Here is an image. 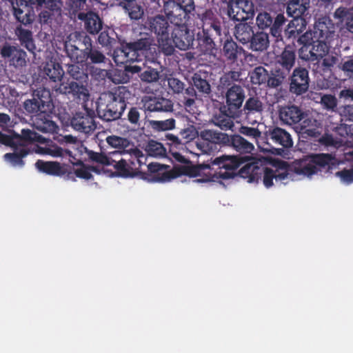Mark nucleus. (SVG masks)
<instances>
[{
  "mask_svg": "<svg viewBox=\"0 0 353 353\" xmlns=\"http://www.w3.org/2000/svg\"><path fill=\"white\" fill-rule=\"evenodd\" d=\"M333 164L334 159L327 154L306 156L294 160L290 165L278 159L269 160L252 157V161L241 169L240 174L243 178L248 179V183H258L260 168L264 166L262 182L266 188H270L275 183H287L294 180L290 171L301 178L311 179L321 168Z\"/></svg>",
  "mask_w": 353,
  "mask_h": 353,
  "instance_id": "nucleus-1",
  "label": "nucleus"
},
{
  "mask_svg": "<svg viewBox=\"0 0 353 353\" xmlns=\"http://www.w3.org/2000/svg\"><path fill=\"white\" fill-rule=\"evenodd\" d=\"M252 161V157L223 156L216 158L212 163V165L219 166L215 170L208 164H199L195 166L183 168V174L192 178H199L195 181L199 183L221 182L234 176V170L240 165H245Z\"/></svg>",
  "mask_w": 353,
  "mask_h": 353,
  "instance_id": "nucleus-2",
  "label": "nucleus"
},
{
  "mask_svg": "<svg viewBox=\"0 0 353 353\" xmlns=\"http://www.w3.org/2000/svg\"><path fill=\"white\" fill-rule=\"evenodd\" d=\"M150 27L157 36L159 48L165 54H171L174 47L186 50L190 46V40L186 37L185 28L176 26L170 37V27L167 20L161 16H157L150 21Z\"/></svg>",
  "mask_w": 353,
  "mask_h": 353,
  "instance_id": "nucleus-3",
  "label": "nucleus"
},
{
  "mask_svg": "<svg viewBox=\"0 0 353 353\" xmlns=\"http://www.w3.org/2000/svg\"><path fill=\"white\" fill-rule=\"evenodd\" d=\"M152 48L146 39H141L135 43H128L114 51L113 59L117 64L128 63V62H140L142 57L149 59Z\"/></svg>",
  "mask_w": 353,
  "mask_h": 353,
  "instance_id": "nucleus-4",
  "label": "nucleus"
},
{
  "mask_svg": "<svg viewBox=\"0 0 353 353\" xmlns=\"http://www.w3.org/2000/svg\"><path fill=\"white\" fill-rule=\"evenodd\" d=\"M32 141L43 143L46 141V139L30 130H23L21 135L8 136L0 132V142L12 147L26 145L27 142Z\"/></svg>",
  "mask_w": 353,
  "mask_h": 353,
  "instance_id": "nucleus-5",
  "label": "nucleus"
},
{
  "mask_svg": "<svg viewBox=\"0 0 353 353\" xmlns=\"http://www.w3.org/2000/svg\"><path fill=\"white\" fill-rule=\"evenodd\" d=\"M24 3V6L21 3V6H23V8H17L14 7V14L16 19L21 22L23 24H27L30 23L32 21V17L31 15L28 14L24 8H27V3H30L31 4H37L41 8L48 9L50 11L56 10L59 8V2L58 0H22Z\"/></svg>",
  "mask_w": 353,
  "mask_h": 353,
  "instance_id": "nucleus-6",
  "label": "nucleus"
},
{
  "mask_svg": "<svg viewBox=\"0 0 353 353\" xmlns=\"http://www.w3.org/2000/svg\"><path fill=\"white\" fill-rule=\"evenodd\" d=\"M124 102L112 93L104 94L100 97L99 111L108 113V119L117 118L124 110Z\"/></svg>",
  "mask_w": 353,
  "mask_h": 353,
  "instance_id": "nucleus-7",
  "label": "nucleus"
},
{
  "mask_svg": "<svg viewBox=\"0 0 353 353\" xmlns=\"http://www.w3.org/2000/svg\"><path fill=\"white\" fill-rule=\"evenodd\" d=\"M254 14V6L248 0H230L228 14L234 20L243 21Z\"/></svg>",
  "mask_w": 353,
  "mask_h": 353,
  "instance_id": "nucleus-8",
  "label": "nucleus"
},
{
  "mask_svg": "<svg viewBox=\"0 0 353 353\" xmlns=\"http://www.w3.org/2000/svg\"><path fill=\"white\" fill-rule=\"evenodd\" d=\"M330 43L326 41L317 39L316 43L312 46H302L300 49V57L303 59L311 61L322 58L327 53Z\"/></svg>",
  "mask_w": 353,
  "mask_h": 353,
  "instance_id": "nucleus-9",
  "label": "nucleus"
},
{
  "mask_svg": "<svg viewBox=\"0 0 353 353\" xmlns=\"http://www.w3.org/2000/svg\"><path fill=\"white\" fill-rule=\"evenodd\" d=\"M81 37V34L79 32H76L72 34H70L68 38V40L65 41V47L71 59H72L78 63H81L83 66V63L88 59V52L79 50L73 43L77 40L80 39Z\"/></svg>",
  "mask_w": 353,
  "mask_h": 353,
  "instance_id": "nucleus-10",
  "label": "nucleus"
},
{
  "mask_svg": "<svg viewBox=\"0 0 353 353\" xmlns=\"http://www.w3.org/2000/svg\"><path fill=\"white\" fill-rule=\"evenodd\" d=\"M92 112L85 109L83 112L77 113L71 120V125L78 131L88 132L94 129V123L92 116Z\"/></svg>",
  "mask_w": 353,
  "mask_h": 353,
  "instance_id": "nucleus-11",
  "label": "nucleus"
},
{
  "mask_svg": "<svg viewBox=\"0 0 353 353\" xmlns=\"http://www.w3.org/2000/svg\"><path fill=\"white\" fill-rule=\"evenodd\" d=\"M334 26L327 17L320 19L314 26V37L330 43L334 37Z\"/></svg>",
  "mask_w": 353,
  "mask_h": 353,
  "instance_id": "nucleus-12",
  "label": "nucleus"
},
{
  "mask_svg": "<svg viewBox=\"0 0 353 353\" xmlns=\"http://www.w3.org/2000/svg\"><path fill=\"white\" fill-rule=\"evenodd\" d=\"M308 88L307 71L303 68L295 69L291 79L290 90L292 92L300 94L305 92Z\"/></svg>",
  "mask_w": 353,
  "mask_h": 353,
  "instance_id": "nucleus-13",
  "label": "nucleus"
},
{
  "mask_svg": "<svg viewBox=\"0 0 353 353\" xmlns=\"http://www.w3.org/2000/svg\"><path fill=\"white\" fill-rule=\"evenodd\" d=\"M148 168V171L154 174L150 179L152 181L166 182L178 176L174 171L165 170V168L159 163H150Z\"/></svg>",
  "mask_w": 353,
  "mask_h": 353,
  "instance_id": "nucleus-14",
  "label": "nucleus"
},
{
  "mask_svg": "<svg viewBox=\"0 0 353 353\" xmlns=\"http://www.w3.org/2000/svg\"><path fill=\"white\" fill-rule=\"evenodd\" d=\"M144 108L148 111H170L172 108V102L163 98L145 97L143 100Z\"/></svg>",
  "mask_w": 353,
  "mask_h": 353,
  "instance_id": "nucleus-15",
  "label": "nucleus"
},
{
  "mask_svg": "<svg viewBox=\"0 0 353 353\" xmlns=\"http://www.w3.org/2000/svg\"><path fill=\"white\" fill-rule=\"evenodd\" d=\"M279 117L284 123L292 124L300 121L303 114L297 107H283L279 110Z\"/></svg>",
  "mask_w": 353,
  "mask_h": 353,
  "instance_id": "nucleus-16",
  "label": "nucleus"
},
{
  "mask_svg": "<svg viewBox=\"0 0 353 353\" xmlns=\"http://www.w3.org/2000/svg\"><path fill=\"white\" fill-rule=\"evenodd\" d=\"M79 19L85 21V28L90 34H97L101 29V21L94 13H80Z\"/></svg>",
  "mask_w": 353,
  "mask_h": 353,
  "instance_id": "nucleus-17",
  "label": "nucleus"
},
{
  "mask_svg": "<svg viewBox=\"0 0 353 353\" xmlns=\"http://www.w3.org/2000/svg\"><path fill=\"white\" fill-rule=\"evenodd\" d=\"M36 167L39 171L50 175L61 176L66 172L65 167L57 162L38 161Z\"/></svg>",
  "mask_w": 353,
  "mask_h": 353,
  "instance_id": "nucleus-18",
  "label": "nucleus"
},
{
  "mask_svg": "<svg viewBox=\"0 0 353 353\" xmlns=\"http://www.w3.org/2000/svg\"><path fill=\"white\" fill-rule=\"evenodd\" d=\"M244 94L241 87L234 85L226 94L227 103L230 107L239 108L243 101Z\"/></svg>",
  "mask_w": 353,
  "mask_h": 353,
  "instance_id": "nucleus-19",
  "label": "nucleus"
},
{
  "mask_svg": "<svg viewBox=\"0 0 353 353\" xmlns=\"http://www.w3.org/2000/svg\"><path fill=\"white\" fill-rule=\"evenodd\" d=\"M310 0H292L287 8L288 14L295 17L303 14L310 8Z\"/></svg>",
  "mask_w": 353,
  "mask_h": 353,
  "instance_id": "nucleus-20",
  "label": "nucleus"
},
{
  "mask_svg": "<svg viewBox=\"0 0 353 353\" xmlns=\"http://www.w3.org/2000/svg\"><path fill=\"white\" fill-rule=\"evenodd\" d=\"M295 62V54L292 48L288 47L283 52L277 57V63H279L283 70H285V73L290 71L292 68Z\"/></svg>",
  "mask_w": 353,
  "mask_h": 353,
  "instance_id": "nucleus-21",
  "label": "nucleus"
},
{
  "mask_svg": "<svg viewBox=\"0 0 353 353\" xmlns=\"http://www.w3.org/2000/svg\"><path fill=\"white\" fill-rule=\"evenodd\" d=\"M307 26L306 21L302 17H294L288 25L285 34L288 37H296L303 32Z\"/></svg>",
  "mask_w": 353,
  "mask_h": 353,
  "instance_id": "nucleus-22",
  "label": "nucleus"
},
{
  "mask_svg": "<svg viewBox=\"0 0 353 353\" xmlns=\"http://www.w3.org/2000/svg\"><path fill=\"white\" fill-rule=\"evenodd\" d=\"M270 138L281 145L290 148L292 146L293 142L290 134L281 128H275L270 132Z\"/></svg>",
  "mask_w": 353,
  "mask_h": 353,
  "instance_id": "nucleus-23",
  "label": "nucleus"
},
{
  "mask_svg": "<svg viewBox=\"0 0 353 353\" xmlns=\"http://www.w3.org/2000/svg\"><path fill=\"white\" fill-rule=\"evenodd\" d=\"M236 38L243 43H248L253 37L252 27L247 23H239L236 28Z\"/></svg>",
  "mask_w": 353,
  "mask_h": 353,
  "instance_id": "nucleus-24",
  "label": "nucleus"
},
{
  "mask_svg": "<svg viewBox=\"0 0 353 353\" xmlns=\"http://www.w3.org/2000/svg\"><path fill=\"white\" fill-rule=\"evenodd\" d=\"M269 46L268 35L264 32H259L253 35L250 41V49L254 51H263Z\"/></svg>",
  "mask_w": 353,
  "mask_h": 353,
  "instance_id": "nucleus-25",
  "label": "nucleus"
},
{
  "mask_svg": "<svg viewBox=\"0 0 353 353\" xmlns=\"http://www.w3.org/2000/svg\"><path fill=\"white\" fill-rule=\"evenodd\" d=\"M44 71L49 78L54 81H60L64 74L60 65L53 61L46 63Z\"/></svg>",
  "mask_w": 353,
  "mask_h": 353,
  "instance_id": "nucleus-26",
  "label": "nucleus"
},
{
  "mask_svg": "<svg viewBox=\"0 0 353 353\" xmlns=\"http://www.w3.org/2000/svg\"><path fill=\"white\" fill-rule=\"evenodd\" d=\"M114 166L117 169L118 175L121 177H133L137 173L132 163H128L125 160L121 159L117 162Z\"/></svg>",
  "mask_w": 353,
  "mask_h": 353,
  "instance_id": "nucleus-27",
  "label": "nucleus"
},
{
  "mask_svg": "<svg viewBox=\"0 0 353 353\" xmlns=\"http://www.w3.org/2000/svg\"><path fill=\"white\" fill-rule=\"evenodd\" d=\"M347 131L346 125H341L337 130V132L341 136V138H334L332 134H327L322 138L321 141L327 145L339 147L345 143L344 134H347Z\"/></svg>",
  "mask_w": 353,
  "mask_h": 353,
  "instance_id": "nucleus-28",
  "label": "nucleus"
},
{
  "mask_svg": "<svg viewBox=\"0 0 353 353\" xmlns=\"http://www.w3.org/2000/svg\"><path fill=\"white\" fill-rule=\"evenodd\" d=\"M303 121L301 123V130L304 133L310 136H316L319 132V123L312 117H307L303 115Z\"/></svg>",
  "mask_w": 353,
  "mask_h": 353,
  "instance_id": "nucleus-29",
  "label": "nucleus"
},
{
  "mask_svg": "<svg viewBox=\"0 0 353 353\" xmlns=\"http://www.w3.org/2000/svg\"><path fill=\"white\" fill-rule=\"evenodd\" d=\"M201 138L206 141V146L209 143H221L225 141V136L223 133H217L209 130H205L200 134Z\"/></svg>",
  "mask_w": 353,
  "mask_h": 353,
  "instance_id": "nucleus-30",
  "label": "nucleus"
},
{
  "mask_svg": "<svg viewBox=\"0 0 353 353\" xmlns=\"http://www.w3.org/2000/svg\"><path fill=\"white\" fill-rule=\"evenodd\" d=\"M233 146L239 152L250 153L254 150L253 144L240 136H234L232 139Z\"/></svg>",
  "mask_w": 353,
  "mask_h": 353,
  "instance_id": "nucleus-31",
  "label": "nucleus"
},
{
  "mask_svg": "<svg viewBox=\"0 0 353 353\" xmlns=\"http://www.w3.org/2000/svg\"><path fill=\"white\" fill-rule=\"evenodd\" d=\"M28 152L25 150H21L19 152H15L13 154L7 153L4 155V159L12 166L17 167L23 165L22 158L26 157Z\"/></svg>",
  "mask_w": 353,
  "mask_h": 353,
  "instance_id": "nucleus-32",
  "label": "nucleus"
},
{
  "mask_svg": "<svg viewBox=\"0 0 353 353\" xmlns=\"http://www.w3.org/2000/svg\"><path fill=\"white\" fill-rule=\"evenodd\" d=\"M334 17L342 22L345 21L347 29L353 32V15L344 8H339L334 12Z\"/></svg>",
  "mask_w": 353,
  "mask_h": 353,
  "instance_id": "nucleus-33",
  "label": "nucleus"
},
{
  "mask_svg": "<svg viewBox=\"0 0 353 353\" xmlns=\"http://www.w3.org/2000/svg\"><path fill=\"white\" fill-rule=\"evenodd\" d=\"M145 151L150 156L160 157L165 154V148L161 143L150 141L146 146Z\"/></svg>",
  "mask_w": 353,
  "mask_h": 353,
  "instance_id": "nucleus-34",
  "label": "nucleus"
},
{
  "mask_svg": "<svg viewBox=\"0 0 353 353\" xmlns=\"http://www.w3.org/2000/svg\"><path fill=\"white\" fill-rule=\"evenodd\" d=\"M251 81L254 84H261L267 81L268 74L263 67H258L251 73Z\"/></svg>",
  "mask_w": 353,
  "mask_h": 353,
  "instance_id": "nucleus-35",
  "label": "nucleus"
},
{
  "mask_svg": "<svg viewBox=\"0 0 353 353\" xmlns=\"http://www.w3.org/2000/svg\"><path fill=\"white\" fill-rule=\"evenodd\" d=\"M151 127L158 131H165L172 130L174 127V121L173 119H167L165 121H150Z\"/></svg>",
  "mask_w": 353,
  "mask_h": 353,
  "instance_id": "nucleus-36",
  "label": "nucleus"
},
{
  "mask_svg": "<svg viewBox=\"0 0 353 353\" xmlns=\"http://www.w3.org/2000/svg\"><path fill=\"white\" fill-rule=\"evenodd\" d=\"M18 36L20 40L26 45V47L28 50L32 51L34 49V45L32 39V34L30 31L19 29Z\"/></svg>",
  "mask_w": 353,
  "mask_h": 353,
  "instance_id": "nucleus-37",
  "label": "nucleus"
},
{
  "mask_svg": "<svg viewBox=\"0 0 353 353\" xmlns=\"http://www.w3.org/2000/svg\"><path fill=\"white\" fill-rule=\"evenodd\" d=\"M272 19L267 12L259 13L256 17V25L260 29H265L270 26Z\"/></svg>",
  "mask_w": 353,
  "mask_h": 353,
  "instance_id": "nucleus-38",
  "label": "nucleus"
},
{
  "mask_svg": "<svg viewBox=\"0 0 353 353\" xmlns=\"http://www.w3.org/2000/svg\"><path fill=\"white\" fill-rule=\"evenodd\" d=\"M34 152L41 154H49L54 157H61L63 154V150L59 147H54L52 148H44L41 147H37L34 149Z\"/></svg>",
  "mask_w": 353,
  "mask_h": 353,
  "instance_id": "nucleus-39",
  "label": "nucleus"
},
{
  "mask_svg": "<svg viewBox=\"0 0 353 353\" xmlns=\"http://www.w3.org/2000/svg\"><path fill=\"white\" fill-rule=\"evenodd\" d=\"M224 54L228 59H234L236 55V45L232 41H226L223 46Z\"/></svg>",
  "mask_w": 353,
  "mask_h": 353,
  "instance_id": "nucleus-40",
  "label": "nucleus"
},
{
  "mask_svg": "<svg viewBox=\"0 0 353 353\" xmlns=\"http://www.w3.org/2000/svg\"><path fill=\"white\" fill-rule=\"evenodd\" d=\"M10 64L14 67H22L26 64V52L19 50L10 59Z\"/></svg>",
  "mask_w": 353,
  "mask_h": 353,
  "instance_id": "nucleus-41",
  "label": "nucleus"
},
{
  "mask_svg": "<svg viewBox=\"0 0 353 353\" xmlns=\"http://www.w3.org/2000/svg\"><path fill=\"white\" fill-rule=\"evenodd\" d=\"M336 176L339 178L341 183L345 185H350L353 182V170H344L337 172Z\"/></svg>",
  "mask_w": 353,
  "mask_h": 353,
  "instance_id": "nucleus-42",
  "label": "nucleus"
},
{
  "mask_svg": "<svg viewBox=\"0 0 353 353\" xmlns=\"http://www.w3.org/2000/svg\"><path fill=\"white\" fill-rule=\"evenodd\" d=\"M198 132L193 126L188 127L181 132V139L185 142H189L194 139L198 136Z\"/></svg>",
  "mask_w": 353,
  "mask_h": 353,
  "instance_id": "nucleus-43",
  "label": "nucleus"
},
{
  "mask_svg": "<svg viewBox=\"0 0 353 353\" xmlns=\"http://www.w3.org/2000/svg\"><path fill=\"white\" fill-rule=\"evenodd\" d=\"M74 172L77 176L81 179H90L92 177L91 169L84 165H78L74 169Z\"/></svg>",
  "mask_w": 353,
  "mask_h": 353,
  "instance_id": "nucleus-44",
  "label": "nucleus"
},
{
  "mask_svg": "<svg viewBox=\"0 0 353 353\" xmlns=\"http://www.w3.org/2000/svg\"><path fill=\"white\" fill-rule=\"evenodd\" d=\"M246 110L250 112H261L263 109V105L261 101L257 99H249L245 105Z\"/></svg>",
  "mask_w": 353,
  "mask_h": 353,
  "instance_id": "nucleus-45",
  "label": "nucleus"
},
{
  "mask_svg": "<svg viewBox=\"0 0 353 353\" xmlns=\"http://www.w3.org/2000/svg\"><path fill=\"white\" fill-rule=\"evenodd\" d=\"M239 131L241 134L255 139H258L261 134V130L259 128L242 126Z\"/></svg>",
  "mask_w": 353,
  "mask_h": 353,
  "instance_id": "nucleus-46",
  "label": "nucleus"
},
{
  "mask_svg": "<svg viewBox=\"0 0 353 353\" xmlns=\"http://www.w3.org/2000/svg\"><path fill=\"white\" fill-rule=\"evenodd\" d=\"M107 142L113 148H123L128 144L126 139L117 136H110L107 138Z\"/></svg>",
  "mask_w": 353,
  "mask_h": 353,
  "instance_id": "nucleus-47",
  "label": "nucleus"
},
{
  "mask_svg": "<svg viewBox=\"0 0 353 353\" xmlns=\"http://www.w3.org/2000/svg\"><path fill=\"white\" fill-rule=\"evenodd\" d=\"M193 82L194 86L199 90L201 92L204 93H208L210 90V87L208 83L204 80L199 77L198 76H195L193 78Z\"/></svg>",
  "mask_w": 353,
  "mask_h": 353,
  "instance_id": "nucleus-48",
  "label": "nucleus"
},
{
  "mask_svg": "<svg viewBox=\"0 0 353 353\" xmlns=\"http://www.w3.org/2000/svg\"><path fill=\"white\" fill-rule=\"evenodd\" d=\"M317 39L318 38L314 37V31L307 32L299 39V41L303 44V46H312V44L316 43Z\"/></svg>",
  "mask_w": 353,
  "mask_h": 353,
  "instance_id": "nucleus-49",
  "label": "nucleus"
},
{
  "mask_svg": "<svg viewBox=\"0 0 353 353\" xmlns=\"http://www.w3.org/2000/svg\"><path fill=\"white\" fill-rule=\"evenodd\" d=\"M159 73L154 69H148L141 74V78L143 81L152 82L159 79Z\"/></svg>",
  "mask_w": 353,
  "mask_h": 353,
  "instance_id": "nucleus-50",
  "label": "nucleus"
},
{
  "mask_svg": "<svg viewBox=\"0 0 353 353\" xmlns=\"http://www.w3.org/2000/svg\"><path fill=\"white\" fill-rule=\"evenodd\" d=\"M191 2L192 0H178V1L175 3H168L166 7H173L176 10L179 8L184 9L185 10H190L191 9Z\"/></svg>",
  "mask_w": 353,
  "mask_h": 353,
  "instance_id": "nucleus-51",
  "label": "nucleus"
},
{
  "mask_svg": "<svg viewBox=\"0 0 353 353\" xmlns=\"http://www.w3.org/2000/svg\"><path fill=\"white\" fill-rule=\"evenodd\" d=\"M90 159L103 165H111V161L105 155L99 153L92 152L90 154Z\"/></svg>",
  "mask_w": 353,
  "mask_h": 353,
  "instance_id": "nucleus-52",
  "label": "nucleus"
},
{
  "mask_svg": "<svg viewBox=\"0 0 353 353\" xmlns=\"http://www.w3.org/2000/svg\"><path fill=\"white\" fill-rule=\"evenodd\" d=\"M322 104L327 109H333L336 105V100L332 95H325L321 98Z\"/></svg>",
  "mask_w": 353,
  "mask_h": 353,
  "instance_id": "nucleus-53",
  "label": "nucleus"
},
{
  "mask_svg": "<svg viewBox=\"0 0 353 353\" xmlns=\"http://www.w3.org/2000/svg\"><path fill=\"white\" fill-rule=\"evenodd\" d=\"M143 11L140 6L132 5L129 9V16L131 19H138L141 17Z\"/></svg>",
  "mask_w": 353,
  "mask_h": 353,
  "instance_id": "nucleus-54",
  "label": "nucleus"
},
{
  "mask_svg": "<svg viewBox=\"0 0 353 353\" xmlns=\"http://www.w3.org/2000/svg\"><path fill=\"white\" fill-rule=\"evenodd\" d=\"M18 50H19L14 47L6 45L2 48L1 50V54L4 58H8L10 60L13 56H14L15 52Z\"/></svg>",
  "mask_w": 353,
  "mask_h": 353,
  "instance_id": "nucleus-55",
  "label": "nucleus"
},
{
  "mask_svg": "<svg viewBox=\"0 0 353 353\" xmlns=\"http://www.w3.org/2000/svg\"><path fill=\"white\" fill-rule=\"evenodd\" d=\"M169 87L175 92H180L183 89V84L175 78L168 79Z\"/></svg>",
  "mask_w": 353,
  "mask_h": 353,
  "instance_id": "nucleus-56",
  "label": "nucleus"
},
{
  "mask_svg": "<svg viewBox=\"0 0 353 353\" xmlns=\"http://www.w3.org/2000/svg\"><path fill=\"white\" fill-rule=\"evenodd\" d=\"M73 83H77V82L72 81L68 84V86L65 85L64 83L61 84L60 88H59L61 92L63 93H72L74 95H76L79 92L77 88H74L73 86Z\"/></svg>",
  "mask_w": 353,
  "mask_h": 353,
  "instance_id": "nucleus-57",
  "label": "nucleus"
},
{
  "mask_svg": "<svg viewBox=\"0 0 353 353\" xmlns=\"http://www.w3.org/2000/svg\"><path fill=\"white\" fill-rule=\"evenodd\" d=\"M73 86H74V88H77L79 90L76 96H77L79 99H82L83 101L88 99L89 93L87 88L82 85H79L78 83H73Z\"/></svg>",
  "mask_w": 353,
  "mask_h": 353,
  "instance_id": "nucleus-58",
  "label": "nucleus"
},
{
  "mask_svg": "<svg viewBox=\"0 0 353 353\" xmlns=\"http://www.w3.org/2000/svg\"><path fill=\"white\" fill-rule=\"evenodd\" d=\"M88 58H90L93 63H101L104 60V56L96 50H89Z\"/></svg>",
  "mask_w": 353,
  "mask_h": 353,
  "instance_id": "nucleus-59",
  "label": "nucleus"
},
{
  "mask_svg": "<svg viewBox=\"0 0 353 353\" xmlns=\"http://www.w3.org/2000/svg\"><path fill=\"white\" fill-rule=\"evenodd\" d=\"M340 99L343 100V102H349L353 100V90L345 89L341 91L339 94Z\"/></svg>",
  "mask_w": 353,
  "mask_h": 353,
  "instance_id": "nucleus-60",
  "label": "nucleus"
},
{
  "mask_svg": "<svg viewBox=\"0 0 353 353\" xmlns=\"http://www.w3.org/2000/svg\"><path fill=\"white\" fill-rule=\"evenodd\" d=\"M99 41L102 45L106 46L111 43V37L106 31L102 32L99 37Z\"/></svg>",
  "mask_w": 353,
  "mask_h": 353,
  "instance_id": "nucleus-61",
  "label": "nucleus"
},
{
  "mask_svg": "<svg viewBox=\"0 0 353 353\" xmlns=\"http://www.w3.org/2000/svg\"><path fill=\"white\" fill-rule=\"evenodd\" d=\"M144 63H143L141 65L138 64H129L126 65L125 66V69L126 72H131V73H137L140 72V70L142 69L143 66H144Z\"/></svg>",
  "mask_w": 353,
  "mask_h": 353,
  "instance_id": "nucleus-62",
  "label": "nucleus"
},
{
  "mask_svg": "<svg viewBox=\"0 0 353 353\" xmlns=\"http://www.w3.org/2000/svg\"><path fill=\"white\" fill-rule=\"evenodd\" d=\"M343 70L350 77L353 76V60H350L344 63Z\"/></svg>",
  "mask_w": 353,
  "mask_h": 353,
  "instance_id": "nucleus-63",
  "label": "nucleus"
},
{
  "mask_svg": "<svg viewBox=\"0 0 353 353\" xmlns=\"http://www.w3.org/2000/svg\"><path fill=\"white\" fill-rule=\"evenodd\" d=\"M128 119L132 123H137L139 119V112L136 109H131L128 113Z\"/></svg>",
  "mask_w": 353,
  "mask_h": 353,
  "instance_id": "nucleus-64",
  "label": "nucleus"
}]
</instances>
